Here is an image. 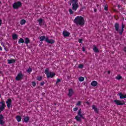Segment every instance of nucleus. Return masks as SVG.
<instances>
[{"instance_id": "nucleus-37", "label": "nucleus", "mask_w": 126, "mask_h": 126, "mask_svg": "<svg viewBox=\"0 0 126 126\" xmlns=\"http://www.w3.org/2000/svg\"><path fill=\"white\" fill-rule=\"evenodd\" d=\"M82 39H79L78 41L79 42V43H80V44H82Z\"/></svg>"}, {"instance_id": "nucleus-10", "label": "nucleus", "mask_w": 126, "mask_h": 126, "mask_svg": "<svg viewBox=\"0 0 126 126\" xmlns=\"http://www.w3.org/2000/svg\"><path fill=\"white\" fill-rule=\"evenodd\" d=\"M114 103L116 104V105H125V103L124 102V101H121L119 100H115Z\"/></svg>"}, {"instance_id": "nucleus-55", "label": "nucleus", "mask_w": 126, "mask_h": 126, "mask_svg": "<svg viewBox=\"0 0 126 126\" xmlns=\"http://www.w3.org/2000/svg\"><path fill=\"white\" fill-rule=\"evenodd\" d=\"M1 111H2V110H0V114L1 113Z\"/></svg>"}, {"instance_id": "nucleus-14", "label": "nucleus", "mask_w": 126, "mask_h": 126, "mask_svg": "<svg viewBox=\"0 0 126 126\" xmlns=\"http://www.w3.org/2000/svg\"><path fill=\"white\" fill-rule=\"evenodd\" d=\"M73 94V90H72V89H69V93L68 94V96H69V97H71Z\"/></svg>"}, {"instance_id": "nucleus-13", "label": "nucleus", "mask_w": 126, "mask_h": 126, "mask_svg": "<svg viewBox=\"0 0 126 126\" xmlns=\"http://www.w3.org/2000/svg\"><path fill=\"white\" fill-rule=\"evenodd\" d=\"M91 84L92 86L95 87L97 86V85H98V82H97V81H94L92 82Z\"/></svg>"}, {"instance_id": "nucleus-34", "label": "nucleus", "mask_w": 126, "mask_h": 126, "mask_svg": "<svg viewBox=\"0 0 126 126\" xmlns=\"http://www.w3.org/2000/svg\"><path fill=\"white\" fill-rule=\"evenodd\" d=\"M69 12L70 14H73V11H72V10H71V9H69Z\"/></svg>"}, {"instance_id": "nucleus-41", "label": "nucleus", "mask_w": 126, "mask_h": 126, "mask_svg": "<svg viewBox=\"0 0 126 126\" xmlns=\"http://www.w3.org/2000/svg\"><path fill=\"white\" fill-rule=\"evenodd\" d=\"M61 82V79H57V81L56 82V84H58L59 83Z\"/></svg>"}, {"instance_id": "nucleus-16", "label": "nucleus", "mask_w": 126, "mask_h": 126, "mask_svg": "<svg viewBox=\"0 0 126 126\" xmlns=\"http://www.w3.org/2000/svg\"><path fill=\"white\" fill-rule=\"evenodd\" d=\"M12 38L13 40H16L18 38V35L16 33H14L12 35Z\"/></svg>"}, {"instance_id": "nucleus-35", "label": "nucleus", "mask_w": 126, "mask_h": 126, "mask_svg": "<svg viewBox=\"0 0 126 126\" xmlns=\"http://www.w3.org/2000/svg\"><path fill=\"white\" fill-rule=\"evenodd\" d=\"M80 105H81V101H78L76 104L77 106H80Z\"/></svg>"}, {"instance_id": "nucleus-21", "label": "nucleus", "mask_w": 126, "mask_h": 126, "mask_svg": "<svg viewBox=\"0 0 126 126\" xmlns=\"http://www.w3.org/2000/svg\"><path fill=\"white\" fill-rule=\"evenodd\" d=\"M44 20L41 19L40 18L39 20H38V22L39 23V25H43V22Z\"/></svg>"}, {"instance_id": "nucleus-38", "label": "nucleus", "mask_w": 126, "mask_h": 126, "mask_svg": "<svg viewBox=\"0 0 126 126\" xmlns=\"http://www.w3.org/2000/svg\"><path fill=\"white\" fill-rule=\"evenodd\" d=\"M32 86L35 87V86H36V83L35 82H32Z\"/></svg>"}, {"instance_id": "nucleus-6", "label": "nucleus", "mask_w": 126, "mask_h": 126, "mask_svg": "<svg viewBox=\"0 0 126 126\" xmlns=\"http://www.w3.org/2000/svg\"><path fill=\"white\" fill-rule=\"evenodd\" d=\"M21 79H23V74L21 73H19L16 77V80L19 81V80H21Z\"/></svg>"}, {"instance_id": "nucleus-7", "label": "nucleus", "mask_w": 126, "mask_h": 126, "mask_svg": "<svg viewBox=\"0 0 126 126\" xmlns=\"http://www.w3.org/2000/svg\"><path fill=\"white\" fill-rule=\"evenodd\" d=\"M72 9L73 10H76L78 8V1L75 2L72 4Z\"/></svg>"}, {"instance_id": "nucleus-8", "label": "nucleus", "mask_w": 126, "mask_h": 126, "mask_svg": "<svg viewBox=\"0 0 126 126\" xmlns=\"http://www.w3.org/2000/svg\"><path fill=\"white\" fill-rule=\"evenodd\" d=\"M45 42H47L48 43V44H55V40H53V39H49V37H48L47 36L46 37V39H45Z\"/></svg>"}, {"instance_id": "nucleus-57", "label": "nucleus", "mask_w": 126, "mask_h": 126, "mask_svg": "<svg viewBox=\"0 0 126 126\" xmlns=\"http://www.w3.org/2000/svg\"><path fill=\"white\" fill-rule=\"evenodd\" d=\"M97 6H99V5H98V4H97Z\"/></svg>"}, {"instance_id": "nucleus-32", "label": "nucleus", "mask_w": 126, "mask_h": 126, "mask_svg": "<svg viewBox=\"0 0 126 126\" xmlns=\"http://www.w3.org/2000/svg\"><path fill=\"white\" fill-rule=\"evenodd\" d=\"M42 76L40 77H37V80H38V81H41V80H42Z\"/></svg>"}, {"instance_id": "nucleus-15", "label": "nucleus", "mask_w": 126, "mask_h": 126, "mask_svg": "<svg viewBox=\"0 0 126 126\" xmlns=\"http://www.w3.org/2000/svg\"><path fill=\"white\" fill-rule=\"evenodd\" d=\"M93 50L94 53H99V49L95 45H94Z\"/></svg>"}, {"instance_id": "nucleus-4", "label": "nucleus", "mask_w": 126, "mask_h": 126, "mask_svg": "<svg viewBox=\"0 0 126 126\" xmlns=\"http://www.w3.org/2000/svg\"><path fill=\"white\" fill-rule=\"evenodd\" d=\"M44 73L46 74L47 76V78H53L56 74L55 73H53L52 72L49 71V68H46L45 70Z\"/></svg>"}, {"instance_id": "nucleus-24", "label": "nucleus", "mask_w": 126, "mask_h": 126, "mask_svg": "<svg viewBox=\"0 0 126 126\" xmlns=\"http://www.w3.org/2000/svg\"><path fill=\"white\" fill-rule=\"evenodd\" d=\"M15 62L14 59L8 60V63H13Z\"/></svg>"}, {"instance_id": "nucleus-49", "label": "nucleus", "mask_w": 126, "mask_h": 126, "mask_svg": "<svg viewBox=\"0 0 126 126\" xmlns=\"http://www.w3.org/2000/svg\"><path fill=\"white\" fill-rule=\"evenodd\" d=\"M1 23H2L1 20L0 19V25H1Z\"/></svg>"}, {"instance_id": "nucleus-17", "label": "nucleus", "mask_w": 126, "mask_h": 126, "mask_svg": "<svg viewBox=\"0 0 126 126\" xmlns=\"http://www.w3.org/2000/svg\"><path fill=\"white\" fill-rule=\"evenodd\" d=\"M47 38V37L45 36H41L39 38V40L41 42H43V41H46V38Z\"/></svg>"}, {"instance_id": "nucleus-46", "label": "nucleus", "mask_w": 126, "mask_h": 126, "mask_svg": "<svg viewBox=\"0 0 126 126\" xmlns=\"http://www.w3.org/2000/svg\"><path fill=\"white\" fill-rule=\"evenodd\" d=\"M124 52H125L126 53V46L125 47H124Z\"/></svg>"}, {"instance_id": "nucleus-42", "label": "nucleus", "mask_w": 126, "mask_h": 126, "mask_svg": "<svg viewBox=\"0 0 126 126\" xmlns=\"http://www.w3.org/2000/svg\"><path fill=\"white\" fill-rule=\"evenodd\" d=\"M84 8H85V7H82L80 9L79 11H82V10H83V9H84Z\"/></svg>"}, {"instance_id": "nucleus-53", "label": "nucleus", "mask_w": 126, "mask_h": 126, "mask_svg": "<svg viewBox=\"0 0 126 126\" xmlns=\"http://www.w3.org/2000/svg\"><path fill=\"white\" fill-rule=\"evenodd\" d=\"M118 7H121V5H118Z\"/></svg>"}, {"instance_id": "nucleus-54", "label": "nucleus", "mask_w": 126, "mask_h": 126, "mask_svg": "<svg viewBox=\"0 0 126 126\" xmlns=\"http://www.w3.org/2000/svg\"><path fill=\"white\" fill-rule=\"evenodd\" d=\"M67 78L69 79V76H67Z\"/></svg>"}, {"instance_id": "nucleus-52", "label": "nucleus", "mask_w": 126, "mask_h": 126, "mask_svg": "<svg viewBox=\"0 0 126 126\" xmlns=\"http://www.w3.org/2000/svg\"><path fill=\"white\" fill-rule=\"evenodd\" d=\"M69 5H71V2L69 1Z\"/></svg>"}, {"instance_id": "nucleus-2", "label": "nucleus", "mask_w": 126, "mask_h": 126, "mask_svg": "<svg viewBox=\"0 0 126 126\" xmlns=\"http://www.w3.org/2000/svg\"><path fill=\"white\" fill-rule=\"evenodd\" d=\"M114 27L116 31L118 32L120 35H123V33L124 32V28H125V25H124V23H122V29L121 30H120V24L118 23H116L115 24Z\"/></svg>"}, {"instance_id": "nucleus-26", "label": "nucleus", "mask_w": 126, "mask_h": 126, "mask_svg": "<svg viewBox=\"0 0 126 126\" xmlns=\"http://www.w3.org/2000/svg\"><path fill=\"white\" fill-rule=\"evenodd\" d=\"M21 43H24V39H23L22 38H20L18 41L19 44H21Z\"/></svg>"}, {"instance_id": "nucleus-43", "label": "nucleus", "mask_w": 126, "mask_h": 126, "mask_svg": "<svg viewBox=\"0 0 126 126\" xmlns=\"http://www.w3.org/2000/svg\"><path fill=\"white\" fill-rule=\"evenodd\" d=\"M45 84V82H42L40 83V85L43 86Z\"/></svg>"}, {"instance_id": "nucleus-36", "label": "nucleus", "mask_w": 126, "mask_h": 126, "mask_svg": "<svg viewBox=\"0 0 126 126\" xmlns=\"http://www.w3.org/2000/svg\"><path fill=\"white\" fill-rule=\"evenodd\" d=\"M4 117L3 116H2V114L0 115V120H3Z\"/></svg>"}, {"instance_id": "nucleus-33", "label": "nucleus", "mask_w": 126, "mask_h": 126, "mask_svg": "<svg viewBox=\"0 0 126 126\" xmlns=\"http://www.w3.org/2000/svg\"><path fill=\"white\" fill-rule=\"evenodd\" d=\"M4 122L2 121V119H0V125H4Z\"/></svg>"}, {"instance_id": "nucleus-25", "label": "nucleus", "mask_w": 126, "mask_h": 126, "mask_svg": "<svg viewBox=\"0 0 126 126\" xmlns=\"http://www.w3.org/2000/svg\"><path fill=\"white\" fill-rule=\"evenodd\" d=\"M16 119L18 122H21V116H17Z\"/></svg>"}, {"instance_id": "nucleus-51", "label": "nucleus", "mask_w": 126, "mask_h": 126, "mask_svg": "<svg viewBox=\"0 0 126 126\" xmlns=\"http://www.w3.org/2000/svg\"><path fill=\"white\" fill-rule=\"evenodd\" d=\"M96 11H97V9H94V12H96Z\"/></svg>"}, {"instance_id": "nucleus-19", "label": "nucleus", "mask_w": 126, "mask_h": 126, "mask_svg": "<svg viewBox=\"0 0 126 126\" xmlns=\"http://www.w3.org/2000/svg\"><path fill=\"white\" fill-rule=\"evenodd\" d=\"M25 43L26 45H28V44H29V43H30V39H29V38L28 37H26L25 39Z\"/></svg>"}, {"instance_id": "nucleus-47", "label": "nucleus", "mask_w": 126, "mask_h": 126, "mask_svg": "<svg viewBox=\"0 0 126 126\" xmlns=\"http://www.w3.org/2000/svg\"><path fill=\"white\" fill-rule=\"evenodd\" d=\"M86 103L87 104V105H90V103H89L88 101H87Z\"/></svg>"}, {"instance_id": "nucleus-1", "label": "nucleus", "mask_w": 126, "mask_h": 126, "mask_svg": "<svg viewBox=\"0 0 126 126\" xmlns=\"http://www.w3.org/2000/svg\"><path fill=\"white\" fill-rule=\"evenodd\" d=\"M74 23L76 25H83L84 24V18L82 16H77L74 20Z\"/></svg>"}, {"instance_id": "nucleus-5", "label": "nucleus", "mask_w": 126, "mask_h": 126, "mask_svg": "<svg viewBox=\"0 0 126 126\" xmlns=\"http://www.w3.org/2000/svg\"><path fill=\"white\" fill-rule=\"evenodd\" d=\"M22 5V3L20 1H17V2H15L13 4V7L14 9H17V8H19L20 6Z\"/></svg>"}, {"instance_id": "nucleus-48", "label": "nucleus", "mask_w": 126, "mask_h": 126, "mask_svg": "<svg viewBox=\"0 0 126 126\" xmlns=\"http://www.w3.org/2000/svg\"><path fill=\"white\" fill-rule=\"evenodd\" d=\"M108 74H110L111 73V71H107Z\"/></svg>"}, {"instance_id": "nucleus-18", "label": "nucleus", "mask_w": 126, "mask_h": 126, "mask_svg": "<svg viewBox=\"0 0 126 126\" xmlns=\"http://www.w3.org/2000/svg\"><path fill=\"white\" fill-rule=\"evenodd\" d=\"M119 96L120 97V99H125V98H126V94L124 95L122 93L119 94Z\"/></svg>"}, {"instance_id": "nucleus-29", "label": "nucleus", "mask_w": 126, "mask_h": 126, "mask_svg": "<svg viewBox=\"0 0 126 126\" xmlns=\"http://www.w3.org/2000/svg\"><path fill=\"white\" fill-rule=\"evenodd\" d=\"M78 1V0H70V1H69V2H71V3H72L74 2V3H75V2H77Z\"/></svg>"}, {"instance_id": "nucleus-28", "label": "nucleus", "mask_w": 126, "mask_h": 126, "mask_svg": "<svg viewBox=\"0 0 126 126\" xmlns=\"http://www.w3.org/2000/svg\"><path fill=\"white\" fill-rule=\"evenodd\" d=\"M32 71V68L31 67H29L27 70V72L28 73H30Z\"/></svg>"}, {"instance_id": "nucleus-31", "label": "nucleus", "mask_w": 126, "mask_h": 126, "mask_svg": "<svg viewBox=\"0 0 126 126\" xmlns=\"http://www.w3.org/2000/svg\"><path fill=\"white\" fill-rule=\"evenodd\" d=\"M1 45L3 46L5 51H6V52H7V51H8V49L4 46V45H3V43H1Z\"/></svg>"}, {"instance_id": "nucleus-23", "label": "nucleus", "mask_w": 126, "mask_h": 126, "mask_svg": "<svg viewBox=\"0 0 126 126\" xmlns=\"http://www.w3.org/2000/svg\"><path fill=\"white\" fill-rule=\"evenodd\" d=\"M24 121L25 123H28L29 122V117L27 116L24 118Z\"/></svg>"}, {"instance_id": "nucleus-58", "label": "nucleus", "mask_w": 126, "mask_h": 126, "mask_svg": "<svg viewBox=\"0 0 126 126\" xmlns=\"http://www.w3.org/2000/svg\"><path fill=\"white\" fill-rule=\"evenodd\" d=\"M1 97V95L0 94V97Z\"/></svg>"}, {"instance_id": "nucleus-39", "label": "nucleus", "mask_w": 126, "mask_h": 126, "mask_svg": "<svg viewBox=\"0 0 126 126\" xmlns=\"http://www.w3.org/2000/svg\"><path fill=\"white\" fill-rule=\"evenodd\" d=\"M79 68H83V65L82 64L79 65Z\"/></svg>"}, {"instance_id": "nucleus-40", "label": "nucleus", "mask_w": 126, "mask_h": 126, "mask_svg": "<svg viewBox=\"0 0 126 126\" xmlns=\"http://www.w3.org/2000/svg\"><path fill=\"white\" fill-rule=\"evenodd\" d=\"M77 110H78V107H75L73 109V111H74V112H76Z\"/></svg>"}, {"instance_id": "nucleus-3", "label": "nucleus", "mask_w": 126, "mask_h": 126, "mask_svg": "<svg viewBox=\"0 0 126 126\" xmlns=\"http://www.w3.org/2000/svg\"><path fill=\"white\" fill-rule=\"evenodd\" d=\"M77 114L78 115L75 117V119L77 122H78L79 123H81V122H82L81 119L85 120V118H84V117H83V115L81 114V109L78 110Z\"/></svg>"}, {"instance_id": "nucleus-27", "label": "nucleus", "mask_w": 126, "mask_h": 126, "mask_svg": "<svg viewBox=\"0 0 126 126\" xmlns=\"http://www.w3.org/2000/svg\"><path fill=\"white\" fill-rule=\"evenodd\" d=\"M116 79H117L118 80H121V79H122V76L119 75L118 76H117L116 77Z\"/></svg>"}, {"instance_id": "nucleus-50", "label": "nucleus", "mask_w": 126, "mask_h": 126, "mask_svg": "<svg viewBox=\"0 0 126 126\" xmlns=\"http://www.w3.org/2000/svg\"><path fill=\"white\" fill-rule=\"evenodd\" d=\"M0 51H2V48L0 46Z\"/></svg>"}, {"instance_id": "nucleus-22", "label": "nucleus", "mask_w": 126, "mask_h": 126, "mask_svg": "<svg viewBox=\"0 0 126 126\" xmlns=\"http://www.w3.org/2000/svg\"><path fill=\"white\" fill-rule=\"evenodd\" d=\"M21 25H24L25 23H26V21L24 19H22L20 22Z\"/></svg>"}, {"instance_id": "nucleus-9", "label": "nucleus", "mask_w": 126, "mask_h": 126, "mask_svg": "<svg viewBox=\"0 0 126 126\" xmlns=\"http://www.w3.org/2000/svg\"><path fill=\"white\" fill-rule=\"evenodd\" d=\"M0 104H1V106H0V111H3L4 110V108L5 107V103H4V101H2L0 102Z\"/></svg>"}, {"instance_id": "nucleus-20", "label": "nucleus", "mask_w": 126, "mask_h": 126, "mask_svg": "<svg viewBox=\"0 0 126 126\" xmlns=\"http://www.w3.org/2000/svg\"><path fill=\"white\" fill-rule=\"evenodd\" d=\"M93 109H94V112L98 114L99 113V110H98V108H96V106L95 105H93Z\"/></svg>"}, {"instance_id": "nucleus-11", "label": "nucleus", "mask_w": 126, "mask_h": 126, "mask_svg": "<svg viewBox=\"0 0 126 126\" xmlns=\"http://www.w3.org/2000/svg\"><path fill=\"white\" fill-rule=\"evenodd\" d=\"M11 102L12 100L11 99H8L6 101V103L7 104V107L8 108V109H9V108H10V106H11Z\"/></svg>"}, {"instance_id": "nucleus-44", "label": "nucleus", "mask_w": 126, "mask_h": 126, "mask_svg": "<svg viewBox=\"0 0 126 126\" xmlns=\"http://www.w3.org/2000/svg\"><path fill=\"white\" fill-rule=\"evenodd\" d=\"M82 51L83 52H85V48H84V47H83L82 48Z\"/></svg>"}, {"instance_id": "nucleus-12", "label": "nucleus", "mask_w": 126, "mask_h": 126, "mask_svg": "<svg viewBox=\"0 0 126 126\" xmlns=\"http://www.w3.org/2000/svg\"><path fill=\"white\" fill-rule=\"evenodd\" d=\"M69 35H70V33L67 31H63V36L64 37H69Z\"/></svg>"}, {"instance_id": "nucleus-56", "label": "nucleus", "mask_w": 126, "mask_h": 126, "mask_svg": "<svg viewBox=\"0 0 126 126\" xmlns=\"http://www.w3.org/2000/svg\"><path fill=\"white\" fill-rule=\"evenodd\" d=\"M42 94H43V95H45V93H43Z\"/></svg>"}, {"instance_id": "nucleus-45", "label": "nucleus", "mask_w": 126, "mask_h": 126, "mask_svg": "<svg viewBox=\"0 0 126 126\" xmlns=\"http://www.w3.org/2000/svg\"><path fill=\"white\" fill-rule=\"evenodd\" d=\"M104 10H108V6H105L104 7Z\"/></svg>"}, {"instance_id": "nucleus-30", "label": "nucleus", "mask_w": 126, "mask_h": 126, "mask_svg": "<svg viewBox=\"0 0 126 126\" xmlns=\"http://www.w3.org/2000/svg\"><path fill=\"white\" fill-rule=\"evenodd\" d=\"M79 80L81 82L84 81V77H80L79 78Z\"/></svg>"}]
</instances>
